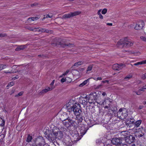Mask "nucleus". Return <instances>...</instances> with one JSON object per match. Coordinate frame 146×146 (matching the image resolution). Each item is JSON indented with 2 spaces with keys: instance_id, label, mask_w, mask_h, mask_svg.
<instances>
[{
  "instance_id": "39",
  "label": "nucleus",
  "mask_w": 146,
  "mask_h": 146,
  "mask_svg": "<svg viewBox=\"0 0 146 146\" xmlns=\"http://www.w3.org/2000/svg\"><path fill=\"white\" fill-rule=\"evenodd\" d=\"M92 66H91V65L89 66L87 68V69L86 70V73H87L88 71H89L91 70L92 69Z\"/></svg>"
},
{
  "instance_id": "50",
  "label": "nucleus",
  "mask_w": 146,
  "mask_h": 146,
  "mask_svg": "<svg viewBox=\"0 0 146 146\" xmlns=\"http://www.w3.org/2000/svg\"><path fill=\"white\" fill-rule=\"evenodd\" d=\"M28 21H35L34 17H33L29 18L28 19Z\"/></svg>"
},
{
  "instance_id": "24",
  "label": "nucleus",
  "mask_w": 146,
  "mask_h": 146,
  "mask_svg": "<svg viewBox=\"0 0 146 146\" xmlns=\"http://www.w3.org/2000/svg\"><path fill=\"white\" fill-rule=\"evenodd\" d=\"M127 132L126 131H123L121 132V138H123V140H125V138L127 136Z\"/></svg>"
},
{
  "instance_id": "17",
  "label": "nucleus",
  "mask_w": 146,
  "mask_h": 146,
  "mask_svg": "<svg viewBox=\"0 0 146 146\" xmlns=\"http://www.w3.org/2000/svg\"><path fill=\"white\" fill-rule=\"evenodd\" d=\"M78 125V123L76 122L75 121L73 120L72 119L70 124L69 128L73 127L74 129H76Z\"/></svg>"
},
{
  "instance_id": "46",
  "label": "nucleus",
  "mask_w": 146,
  "mask_h": 146,
  "mask_svg": "<svg viewBox=\"0 0 146 146\" xmlns=\"http://www.w3.org/2000/svg\"><path fill=\"white\" fill-rule=\"evenodd\" d=\"M7 36V35L6 34L1 33L0 34V37H5Z\"/></svg>"
},
{
  "instance_id": "26",
  "label": "nucleus",
  "mask_w": 146,
  "mask_h": 146,
  "mask_svg": "<svg viewBox=\"0 0 146 146\" xmlns=\"http://www.w3.org/2000/svg\"><path fill=\"white\" fill-rule=\"evenodd\" d=\"M83 118L82 117H79V116L76 115V119L78 120V121L77 122V123H78L80 122H82V121L83 120Z\"/></svg>"
},
{
  "instance_id": "28",
  "label": "nucleus",
  "mask_w": 146,
  "mask_h": 146,
  "mask_svg": "<svg viewBox=\"0 0 146 146\" xmlns=\"http://www.w3.org/2000/svg\"><path fill=\"white\" fill-rule=\"evenodd\" d=\"M90 78H88L87 80H86L84 81L82 83L80 84L79 85V86L80 87H82L86 85V84H87L88 82L89 81Z\"/></svg>"
},
{
  "instance_id": "31",
  "label": "nucleus",
  "mask_w": 146,
  "mask_h": 146,
  "mask_svg": "<svg viewBox=\"0 0 146 146\" xmlns=\"http://www.w3.org/2000/svg\"><path fill=\"white\" fill-rule=\"evenodd\" d=\"M39 31H41L42 33H49V31L46 29H43L42 28H40L39 29Z\"/></svg>"
},
{
  "instance_id": "2",
  "label": "nucleus",
  "mask_w": 146,
  "mask_h": 146,
  "mask_svg": "<svg viewBox=\"0 0 146 146\" xmlns=\"http://www.w3.org/2000/svg\"><path fill=\"white\" fill-rule=\"evenodd\" d=\"M133 42L130 40H128L126 37L123 40L120 39L117 44V46L119 48H124L129 47L133 45Z\"/></svg>"
},
{
  "instance_id": "20",
  "label": "nucleus",
  "mask_w": 146,
  "mask_h": 146,
  "mask_svg": "<svg viewBox=\"0 0 146 146\" xmlns=\"http://www.w3.org/2000/svg\"><path fill=\"white\" fill-rule=\"evenodd\" d=\"M27 46V44L22 45H18L17 47L15 48V50L16 51H19L24 50L26 48Z\"/></svg>"
},
{
  "instance_id": "3",
  "label": "nucleus",
  "mask_w": 146,
  "mask_h": 146,
  "mask_svg": "<svg viewBox=\"0 0 146 146\" xmlns=\"http://www.w3.org/2000/svg\"><path fill=\"white\" fill-rule=\"evenodd\" d=\"M53 129L52 131L48 130L45 132V134L46 137L50 141L53 142L56 139V135L53 132Z\"/></svg>"
},
{
  "instance_id": "1",
  "label": "nucleus",
  "mask_w": 146,
  "mask_h": 146,
  "mask_svg": "<svg viewBox=\"0 0 146 146\" xmlns=\"http://www.w3.org/2000/svg\"><path fill=\"white\" fill-rule=\"evenodd\" d=\"M67 109L69 112H71L72 111L74 112L77 108L79 107L81 108L79 104L77 103L76 102L73 100H70L66 104Z\"/></svg>"
},
{
  "instance_id": "43",
  "label": "nucleus",
  "mask_w": 146,
  "mask_h": 146,
  "mask_svg": "<svg viewBox=\"0 0 146 146\" xmlns=\"http://www.w3.org/2000/svg\"><path fill=\"white\" fill-rule=\"evenodd\" d=\"M88 102V99H86L85 100H82V103L83 104H84L86 105L87 104Z\"/></svg>"
},
{
  "instance_id": "55",
  "label": "nucleus",
  "mask_w": 146,
  "mask_h": 146,
  "mask_svg": "<svg viewBox=\"0 0 146 146\" xmlns=\"http://www.w3.org/2000/svg\"><path fill=\"white\" fill-rule=\"evenodd\" d=\"M102 86H103V84H100V85H99L96 88V89H99V88H100V87Z\"/></svg>"
},
{
  "instance_id": "19",
  "label": "nucleus",
  "mask_w": 146,
  "mask_h": 146,
  "mask_svg": "<svg viewBox=\"0 0 146 146\" xmlns=\"http://www.w3.org/2000/svg\"><path fill=\"white\" fill-rule=\"evenodd\" d=\"M134 120L133 118L127 119L125 123L126 125L129 126V127H130V126H131V124H134Z\"/></svg>"
},
{
  "instance_id": "36",
  "label": "nucleus",
  "mask_w": 146,
  "mask_h": 146,
  "mask_svg": "<svg viewBox=\"0 0 146 146\" xmlns=\"http://www.w3.org/2000/svg\"><path fill=\"white\" fill-rule=\"evenodd\" d=\"M38 56L44 59L46 58L47 57V56L46 54H39L38 55Z\"/></svg>"
},
{
  "instance_id": "6",
  "label": "nucleus",
  "mask_w": 146,
  "mask_h": 146,
  "mask_svg": "<svg viewBox=\"0 0 146 146\" xmlns=\"http://www.w3.org/2000/svg\"><path fill=\"white\" fill-rule=\"evenodd\" d=\"M128 112L125 108H120L117 112V115H119L120 117L123 119L126 118L128 115Z\"/></svg>"
},
{
  "instance_id": "49",
  "label": "nucleus",
  "mask_w": 146,
  "mask_h": 146,
  "mask_svg": "<svg viewBox=\"0 0 146 146\" xmlns=\"http://www.w3.org/2000/svg\"><path fill=\"white\" fill-rule=\"evenodd\" d=\"M36 29V28L35 27H31L29 29V30L31 31H35V30Z\"/></svg>"
},
{
  "instance_id": "34",
  "label": "nucleus",
  "mask_w": 146,
  "mask_h": 146,
  "mask_svg": "<svg viewBox=\"0 0 146 146\" xmlns=\"http://www.w3.org/2000/svg\"><path fill=\"white\" fill-rule=\"evenodd\" d=\"M103 139H102V140L101 139H98L96 140V143L98 146L99 145V144H100L101 143L103 142Z\"/></svg>"
},
{
  "instance_id": "27",
  "label": "nucleus",
  "mask_w": 146,
  "mask_h": 146,
  "mask_svg": "<svg viewBox=\"0 0 146 146\" xmlns=\"http://www.w3.org/2000/svg\"><path fill=\"white\" fill-rule=\"evenodd\" d=\"M143 64H146V60L142 61L139 62H137L134 64V65L137 66L139 65H141Z\"/></svg>"
},
{
  "instance_id": "10",
  "label": "nucleus",
  "mask_w": 146,
  "mask_h": 146,
  "mask_svg": "<svg viewBox=\"0 0 146 146\" xmlns=\"http://www.w3.org/2000/svg\"><path fill=\"white\" fill-rule=\"evenodd\" d=\"M80 13V12L78 11H75L74 12H71L70 13L64 15L62 17V19H66L70 18L74 16L78 15Z\"/></svg>"
},
{
  "instance_id": "42",
  "label": "nucleus",
  "mask_w": 146,
  "mask_h": 146,
  "mask_svg": "<svg viewBox=\"0 0 146 146\" xmlns=\"http://www.w3.org/2000/svg\"><path fill=\"white\" fill-rule=\"evenodd\" d=\"M107 10L106 9H104L102 11V13L103 14H105L107 12Z\"/></svg>"
},
{
  "instance_id": "4",
  "label": "nucleus",
  "mask_w": 146,
  "mask_h": 146,
  "mask_svg": "<svg viewBox=\"0 0 146 146\" xmlns=\"http://www.w3.org/2000/svg\"><path fill=\"white\" fill-rule=\"evenodd\" d=\"M98 94L96 92H93L90 94L88 96V101H90V100L91 102L88 101V102L90 103L93 102H96L99 104H101L100 102H98L97 101V98L98 97Z\"/></svg>"
},
{
  "instance_id": "63",
  "label": "nucleus",
  "mask_w": 146,
  "mask_h": 146,
  "mask_svg": "<svg viewBox=\"0 0 146 146\" xmlns=\"http://www.w3.org/2000/svg\"><path fill=\"white\" fill-rule=\"evenodd\" d=\"M143 107V106H139V107L138 109L139 110H141V109Z\"/></svg>"
},
{
  "instance_id": "62",
  "label": "nucleus",
  "mask_w": 146,
  "mask_h": 146,
  "mask_svg": "<svg viewBox=\"0 0 146 146\" xmlns=\"http://www.w3.org/2000/svg\"><path fill=\"white\" fill-rule=\"evenodd\" d=\"M74 66H76V67L78 66V64H77V62L74 63V65L72 66V67H73Z\"/></svg>"
},
{
  "instance_id": "41",
  "label": "nucleus",
  "mask_w": 146,
  "mask_h": 146,
  "mask_svg": "<svg viewBox=\"0 0 146 146\" xmlns=\"http://www.w3.org/2000/svg\"><path fill=\"white\" fill-rule=\"evenodd\" d=\"M112 111L111 110V108L109 109L108 111V114L109 115H110L111 116L112 115Z\"/></svg>"
},
{
  "instance_id": "14",
  "label": "nucleus",
  "mask_w": 146,
  "mask_h": 146,
  "mask_svg": "<svg viewBox=\"0 0 146 146\" xmlns=\"http://www.w3.org/2000/svg\"><path fill=\"white\" fill-rule=\"evenodd\" d=\"M53 132L56 135V139L57 138L58 139H61L63 136L62 131H58L57 129H54Z\"/></svg>"
},
{
  "instance_id": "60",
  "label": "nucleus",
  "mask_w": 146,
  "mask_h": 146,
  "mask_svg": "<svg viewBox=\"0 0 146 146\" xmlns=\"http://www.w3.org/2000/svg\"><path fill=\"white\" fill-rule=\"evenodd\" d=\"M14 91H15V90H13L11 91V92L10 93V95H12L14 93Z\"/></svg>"
},
{
  "instance_id": "5",
  "label": "nucleus",
  "mask_w": 146,
  "mask_h": 146,
  "mask_svg": "<svg viewBox=\"0 0 146 146\" xmlns=\"http://www.w3.org/2000/svg\"><path fill=\"white\" fill-rule=\"evenodd\" d=\"M91 127V126H90L88 124H82L80 128V136L82 137L86 133L89 128Z\"/></svg>"
},
{
  "instance_id": "35",
  "label": "nucleus",
  "mask_w": 146,
  "mask_h": 146,
  "mask_svg": "<svg viewBox=\"0 0 146 146\" xmlns=\"http://www.w3.org/2000/svg\"><path fill=\"white\" fill-rule=\"evenodd\" d=\"M119 65V67L120 68L119 69L120 70L123 67H124L125 66V64H122V63H120Z\"/></svg>"
},
{
  "instance_id": "64",
  "label": "nucleus",
  "mask_w": 146,
  "mask_h": 146,
  "mask_svg": "<svg viewBox=\"0 0 146 146\" xmlns=\"http://www.w3.org/2000/svg\"><path fill=\"white\" fill-rule=\"evenodd\" d=\"M106 146H112V143H111L110 144H107Z\"/></svg>"
},
{
  "instance_id": "59",
  "label": "nucleus",
  "mask_w": 146,
  "mask_h": 146,
  "mask_svg": "<svg viewBox=\"0 0 146 146\" xmlns=\"http://www.w3.org/2000/svg\"><path fill=\"white\" fill-rule=\"evenodd\" d=\"M54 80H53L52 81V82L51 83V84H50V85L51 86H53V84H54Z\"/></svg>"
},
{
  "instance_id": "40",
  "label": "nucleus",
  "mask_w": 146,
  "mask_h": 146,
  "mask_svg": "<svg viewBox=\"0 0 146 146\" xmlns=\"http://www.w3.org/2000/svg\"><path fill=\"white\" fill-rule=\"evenodd\" d=\"M84 70V68H79L78 69H78H75L74 70L78 71V72H80L83 71Z\"/></svg>"
},
{
  "instance_id": "47",
  "label": "nucleus",
  "mask_w": 146,
  "mask_h": 146,
  "mask_svg": "<svg viewBox=\"0 0 146 146\" xmlns=\"http://www.w3.org/2000/svg\"><path fill=\"white\" fill-rule=\"evenodd\" d=\"M141 78L143 80H144L146 78V72L142 75Z\"/></svg>"
},
{
  "instance_id": "7",
  "label": "nucleus",
  "mask_w": 146,
  "mask_h": 146,
  "mask_svg": "<svg viewBox=\"0 0 146 146\" xmlns=\"http://www.w3.org/2000/svg\"><path fill=\"white\" fill-rule=\"evenodd\" d=\"M123 140V138L120 137H114L111 140V143L115 145H120L122 143V141Z\"/></svg>"
},
{
  "instance_id": "33",
  "label": "nucleus",
  "mask_w": 146,
  "mask_h": 146,
  "mask_svg": "<svg viewBox=\"0 0 146 146\" xmlns=\"http://www.w3.org/2000/svg\"><path fill=\"white\" fill-rule=\"evenodd\" d=\"M32 139V137L30 135H28L27 139L26 141L28 143H29L31 141Z\"/></svg>"
},
{
  "instance_id": "18",
  "label": "nucleus",
  "mask_w": 146,
  "mask_h": 146,
  "mask_svg": "<svg viewBox=\"0 0 146 146\" xmlns=\"http://www.w3.org/2000/svg\"><path fill=\"white\" fill-rule=\"evenodd\" d=\"M101 104H103L104 105H107L108 106H109V107L111 108L112 107L111 106L112 102L110 100V99L109 98H107V99H105L104 101Z\"/></svg>"
},
{
  "instance_id": "51",
  "label": "nucleus",
  "mask_w": 146,
  "mask_h": 146,
  "mask_svg": "<svg viewBox=\"0 0 146 146\" xmlns=\"http://www.w3.org/2000/svg\"><path fill=\"white\" fill-rule=\"evenodd\" d=\"M83 63V62H82V61H79L77 62V64H78V66H79L81 65Z\"/></svg>"
},
{
  "instance_id": "21",
  "label": "nucleus",
  "mask_w": 146,
  "mask_h": 146,
  "mask_svg": "<svg viewBox=\"0 0 146 146\" xmlns=\"http://www.w3.org/2000/svg\"><path fill=\"white\" fill-rule=\"evenodd\" d=\"M38 142L36 141V142H35L36 145L39 146H44L45 142L43 139H40L39 140H38Z\"/></svg>"
},
{
  "instance_id": "44",
  "label": "nucleus",
  "mask_w": 146,
  "mask_h": 146,
  "mask_svg": "<svg viewBox=\"0 0 146 146\" xmlns=\"http://www.w3.org/2000/svg\"><path fill=\"white\" fill-rule=\"evenodd\" d=\"M38 3H35L33 4H31V7H37L38 6Z\"/></svg>"
},
{
  "instance_id": "58",
  "label": "nucleus",
  "mask_w": 146,
  "mask_h": 146,
  "mask_svg": "<svg viewBox=\"0 0 146 146\" xmlns=\"http://www.w3.org/2000/svg\"><path fill=\"white\" fill-rule=\"evenodd\" d=\"M106 82H107V83H108L109 82V81L108 80H105V81H102V83H106Z\"/></svg>"
},
{
  "instance_id": "25",
  "label": "nucleus",
  "mask_w": 146,
  "mask_h": 146,
  "mask_svg": "<svg viewBox=\"0 0 146 146\" xmlns=\"http://www.w3.org/2000/svg\"><path fill=\"white\" fill-rule=\"evenodd\" d=\"M119 65L118 64H114L112 67L113 69L115 70H120L119 68Z\"/></svg>"
},
{
  "instance_id": "9",
  "label": "nucleus",
  "mask_w": 146,
  "mask_h": 146,
  "mask_svg": "<svg viewBox=\"0 0 146 146\" xmlns=\"http://www.w3.org/2000/svg\"><path fill=\"white\" fill-rule=\"evenodd\" d=\"M70 133L71 135L74 138V140L75 141H78L81 138V136H79L78 131L74 130V131L70 130Z\"/></svg>"
},
{
  "instance_id": "15",
  "label": "nucleus",
  "mask_w": 146,
  "mask_h": 146,
  "mask_svg": "<svg viewBox=\"0 0 146 146\" xmlns=\"http://www.w3.org/2000/svg\"><path fill=\"white\" fill-rule=\"evenodd\" d=\"M74 113L76 115L79 116V117H82L83 118L84 117V113L82 112L81 110V108L79 107V108H77V110L74 112Z\"/></svg>"
},
{
  "instance_id": "8",
  "label": "nucleus",
  "mask_w": 146,
  "mask_h": 146,
  "mask_svg": "<svg viewBox=\"0 0 146 146\" xmlns=\"http://www.w3.org/2000/svg\"><path fill=\"white\" fill-rule=\"evenodd\" d=\"M52 44L54 45V46H56L58 47H62V48H65L67 46H68L70 47H73L74 46V44H64L63 43H61V42L58 41L54 42L52 43Z\"/></svg>"
},
{
  "instance_id": "45",
  "label": "nucleus",
  "mask_w": 146,
  "mask_h": 146,
  "mask_svg": "<svg viewBox=\"0 0 146 146\" xmlns=\"http://www.w3.org/2000/svg\"><path fill=\"white\" fill-rule=\"evenodd\" d=\"M140 38L143 41H146V37L141 36L140 37Z\"/></svg>"
},
{
  "instance_id": "56",
  "label": "nucleus",
  "mask_w": 146,
  "mask_h": 146,
  "mask_svg": "<svg viewBox=\"0 0 146 146\" xmlns=\"http://www.w3.org/2000/svg\"><path fill=\"white\" fill-rule=\"evenodd\" d=\"M104 108L105 109H106V108H107V109L108 108V109H109L111 108L110 107H109V106H108L107 105H105V106L104 107Z\"/></svg>"
},
{
  "instance_id": "53",
  "label": "nucleus",
  "mask_w": 146,
  "mask_h": 146,
  "mask_svg": "<svg viewBox=\"0 0 146 146\" xmlns=\"http://www.w3.org/2000/svg\"><path fill=\"white\" fill-rule=\"evenodd\" d=\"M19 78V77L18 75H16L15 77L13 78L12 80H15L16 79H18Z\"/></svg>"
},
{
  "instance_id": "12",
  "label": "nucleus",
  "mask_w": 146,
  "mask_h": 146,
  "mask_svg": "<svg viewBox=\"0 0 146 146\" xmlns=\"http://www.w3.org/2000/svg\"><path fill=\"white\" fill-rule=\"evenodd\" d=\"M71 119H72L70 117L68 116L66 118L61 119V120L64 125L67 128H69V126H70V124Z\"/></svg>"
},
{
  "instance_id": "48",
  "label": "nucleus",
  "mask_w": 146,
  "mask_h": 146,
  "mask_svg": "<svg viewBox=\"0 0 146 146\" xmlns=\"http://www.w3.org/2000/svg\"><path fill=\"white\" fill-rule=\"evenodd\" d=\"M22 95H23V93L21 92H20L18 94H17L15 96V97H18L19 96H21Z\"/></svg>"
},
{
  "instance_id": "22",
  "label": "nucleus",
  "mask_w": 146,
  "mask_h": 146,
  "mask_svg": "<svg viewBox=\"0 0 146 146\" xmlns=\"http://www.w3.org/2000/svg\"><path fill=\"white\" fill-rule=\"evenodd\" d=\"M53 88L52 87L51 88L48 87L47 88H46L42 90L39 93V95H41L43 94H44L47 92L48 91L51 90Z\"/></svg>"
},
{
  "instance_id": "30",
  "label": "nucleus",
  "mask_w": 146,
  "mask_h": 146,
  "mask_svg": "<svg viewBox=\"0 0 146 146\" xmlns=\"http://www.w3.org/2000/svg\"><path fill=\"white\" fill-rule=\"evenodd\" d=\"M142 121L141 120H138L136 121L135 122H134V125L135 126L137 127H139Z\"/></svg>"
},
{
  "instance_id": "13",
  "label": "nucleus",
  "mask_w": 146,
  "mask_h": 146,
  "mask_svg": "<svg viewBox=\"0 0 146 146\" xmlns=\"http://www.w3.org/2000/svg\"><path fill=\"white\" fill-rule=\"evenodd\" d=\"M144 25V22L142 20H140L137 22L135 27V29L137 30H140L142 29Z\"/></svg>"
},
{
  "instance_id": "52",
  "label": "nucleus",
  "mask_w": 146,
  "mask_h": 146,
  "mask_svg": "<svg viewBox=\"0 0 146 146\" xmlns=\"http://www.w3.org/2000/svg\"><path fill=\"white\" fill-rule=\"evenodd\" d=\"M40 18V17L39 16H38L37 17H34V19L35 21L36 20L39 19Z\"/></svg>"
},
{
  "instance_id": "61",
  "label": "nucleus",
  "mask_w": 146,
  "mask_h": 146,
  "mask_svg": "<svg viewBox=\"0 0 146 146\" xmlns=\"http://www.w3.org/2000/svg\"><path fill=\"white\" fill-rule=\"evenodd\" d=\"M101 9L99 10L98 12V15H100L101 14Z\"/></svg>"
},
{
  "instance_id": "16",
  "label": "nucleus",
  "mask_w": 146,
  "mask_h": 146,
  "mask_svg": "<svg viewBox=\"0 0 146 146\" xmlns=\"http://www.w3.org/2000/svg\"><path fill=\"white\" fill-rule=\"evenodd\" d=\"M144 130L142 127L139 128L137 129V135L139 137H142L144 135Z\"/></svg>"
},
{
  "instance_id": "32",
  "label": "nucleus",
  "mask_w": 146,
  "mask_h": 146,
  "mask_svg": "<svg viewBox=\"0 0 146 146\" xmlns=\"http://www.w3.org/2000/svg\"><path fill=\"white\" fill-rule=\"evenodd\" d=\"M68 79H70V80L69 82H71L72 81V79L71 78H70L68 77H67L66 78H62L61 79V81H60L62 83H63V82H65L66 81V80H67Z\"/></svg>"
},
{
  "instance_id": "29",
  "label": "nucleus",
  "mask_w": 146,
  "mask_h": 146,
  "mask_svg": "<svg viewBox=\"0 0 146 146\" xmlns=\"http://www.w3.org/2000/svg\"><path fill=\"white\" fill-rule=\"evenodd\" d=\"M5 121L4 119L0 117V126L3 127L5 125Z\"/></svg>"
},
{
  "instance_id": "38",
  "label": "nucleus",
  "mask_w": 146,
  "mask_h": 146,
  "mask_svg": "<svg viewBox=\"0 0 146 146\" xmlns=\"http://www.w3.org/2000/svg\"><path fill=\"white\" fill-rule=\"evenodd\" d=\"M15 84V82H9L8 85L7 86V87H9L12 86L13 85Z\"/></svg>"
},
{
  "instance_id": "11",
  "label": "nucleus",
  "mask_w": 146,
  "mask_h": 146,
  "mask_svg": "<svg viewBox=\"0 0 146 146\" xmlns=\"http://www.w3.org/2000/svg\"><path fill=\"white\" fill-rule=\"evenodd\" d=\"M127 143L131 144L133 143L135 141L136 139L135 137L133 135H128L125 138L124 140Z\"/></svg>"
},
{
  "instance_id": "57",
  "label": "nucleus",
  "mask_w": 146,
  "mask_h": 146,
  "mask_svg": "<svg viewBox=\"0 0 146 146\" xmlns=\"http://www.w3.org/2000/svg\"><path fill=\"white\" fill-rule=\"evenodd\" d=\"M144 89H143V87H142L141 89L139 90L140 91H144Z\"/></svg>"
},
{
  "instance_id": "23",
  "label": "nucleus",
  "mask_w": 146,
  "mask_h": 146,
  "mask_svg": "<svg viewBox=\"0 0 146 146\" xmlns=\"http://www.w3.org/2000/svg\"><path fill=\"white\" fill-rule=\"evenodd\" d=\"M111 110L112 111V115L115 116L116 115L117 113V109L116 106H115L112 108H111Z\"/></svg>"
},
{
  "instance_id": "54",
  "label": "nucleus",
  "mask_w": 146,
  "mask_h": 146,
  "mask_svg": "<svg viewBox=\"0 0 146 146\" xmlns=\"http://www.w3.org/2000/svg\"><path fill=\"white\" fill-rule=\"evenodd\" d=\"M98 146H105V144L104 142L100 144H99Z\"/></svg>"
},
{
  "instance_id": "37",
  "label": "nucleus",
  "mask_w": 146,
  "mask_h": 146,
  "mask_svg": "<svg viewBox=\"0 0 146 146\" xmlns=\"http://www.w3.org/2000/svg\"><path fill=\"white\" fill-rule=\"evenodd\" d=\"M7 67L6 65L0 64V70L5 68Z\"/></svg>"
}]
</instances>
